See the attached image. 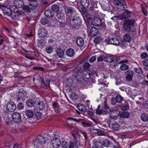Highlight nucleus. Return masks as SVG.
I'll list each match as a JSON object with an SVG mask.
<instances>
[{
  "mask_svg": "<svg viewBox=\"0 0 148 148\" xmlns=\"http://www.w3.org/2000/svg\"><path fill=\"white\" fill-rule=\"evenodd\" d=\"M134 23V20L128 19L125 20L123 24V29L125 31L129 32L130 31L132 26Z\"/></svg>",
  "mask_w": 148,
  "mask_h": 148,
  "instance_id": "1",
  "label": "nucleus"
},
{
  "mask_svg": "<svg viewBox=\"0 0 148 148\" xmlns=\"http://www.w3.org/2000/svg\"><path fill=\"white\" fill-rule=\"evenodd\" d=\"M106 42H108L109 44H112L115 45H119L120 44L121 40H119L116 38H112L110 39L108 38L106 40Z\"/></svg>",
  "mask_w": 148,
  "mask_h": 148,
  "instance_id": "2",
  "label": "nucleus"
},
{
  "mask_svg": "<svg viewBox=\"0 0 148 148\" xmlns=\"http://www.w3.org/2000/svg\"><path fill=\"white\" fill-rule=\"evenodd\" d=\"M72 23L70 24L73 27H75L76 26H79L82 23V21L80 18L79 16L74 17L72 21Z\"/></svg>",
  "mask_w": 148,
  "mask_h": 148,
  "instance_id": "3",
  "label": "nucleus"
},
{
  "mask_svg": "<svg viewBox=\"0 0 148 148\" xmlns=\"http://www.w3.org/2000/svg\"><path fill=\"white\" fill-rule=\"evenodd\" d=\"M64 9L66 15L69 16H71L75 12L74 8L71 6H64Z\"/></svg>",
  "mask_w": 148,
  "mask_h": 148,
  "instance_id": "4",
  "label": "nucleus"
},
{
  "mask_svg": "<svg viewBox=\"0 0 148 148\" xmlns=\"http://www.w3.org/2000/svg\"><path fill=\"white\" fill-rule=\"evenodd\" d=\"M12 120L15 123H18L21 120V116L20 113L15 112L12 115Z\"/></svg>",
  "mask_w": 148,
  "mask_h": 148,
  "instance_id": "5",
  "label": "nucleus"
},
{
  "mask_svg": "<svg viewBox=\"0 0 148 148\" xmlns=\"http://www.w3.org/2000/svg\"><path fill=\"white\" fill-rule=\"evenodd\" d=\"M6 108L9 111L13 112L16 110V106L13 102H9L6 105Z\"/></svg>",
  "mask_w": 148,
  "mask_h": 148,
  "instance_id": "6",
  "label": "nucleus"
},
{
  "mask_svg": "<svg viewBox=\"0 0 148 148\" xmlns=\"http://www.w3.org/2000/svg\"><path fill=\"white\" fill-rule=\"evenodd\" d=\"M113 3L115 5L120 6L121 7L122 9L124 8V5L125 4V2L124 0H114Z\"/></svg>",
  "mask_w": 148,
  "mask_h": 148,
  "instance_id": "7",
  "label": "nucleus"
},
{
  "mask_svg": "<svg viewBox=\"0 0 148 148\" xmlns=\"http://www.w3.org/2000/svg\"><path fill=\"white\" fill-rule=\"evenodd\" d=\"M48 32L47 29L45 28H41L38 32V36L40 37L43 38L47 36Z\"/></svg>",
  "mask_w": 148,
  "mask_h": 148,
  "instance_id": "8",
  "label": "nucleus"
},
{
  "mask_svg": "<svg viewBox=\"0 0 148 148\" xmlns=\"http://www.w3.org/2000/svg\"><path fill=\"white\" fill-rule=\"evenodd\" d=\"M25 91L23 89L20 90L16 94V98L18 100H23L25 97Z\"/></svg>",
  "mask_w": 148,
  "mask_h": 148,
  "instance_id": "9",
  "label": "nucleus"
},
{
  "mask_svg": "<svg viewBox=\"0 0 148 148\" xmlns=\"http://www.w3.org/2000/svg\"><path fill=\"white\" fill-rule=\"evenodd\" d=\"M103 20H101L99 17H95L92 21L93 25L95 26L101 25Z\"/></svg>",
  "mask_w": 148,
  "mask_h": 148,
  "instance_id": "10",
  "label": "nucleus"
},
{
  "mask_svg": "<svg viewBox=\"0 0 148 148\" xmlns=\"http://www.w3.org/2000/svg\"><path fill=\"white\" fill-rule=\"evenodd\" d=\"M51 142L52 146L55 148H58L61 144L60 140L58 138L52 139Z\"/></svg>",
  "mask_w": 148,
  "mask_h": 148,
  "instance_id": "11",
  "label": "nucleus"
},
{
  "mask_svg": "<svg viewBox=\"0 0 148 148\" xmlns=\"http://www.w3.org/2000/svg\"><path fill=\"white\" fill-rule=\"evenodd\" d=\"M2 8V10L4 15H6L7 16H11L12 15V12L10 8L5 7H3L0 5V8Z\"/></svg>",
  "mask_w": 148,
  "mask_h": 148,
  "instance_id": "12",
  "label": "nucleus"
},
{
  "mask_svg": "<svg viewBox=\"0 0 148 148\" xmlns=\"http://www.w3.org/2000/svg\"><path fill=\"white\" fill-rule=\"evenodd\" d=\"M56 52V54H55V56H57L60 58H63L64 57V52L61 48H58L57 49Z\"/></svg>",
  "mask_w": 148,
  "mask_h": 148,
  "instance_id": "13",
  "label": "nucleus"
},
{
  "mask_svg": "<svg viewBox=\"0 0 148 148\" xmlns=\"http://www.w3.org/2000/svg\"><path fill=\"white\" fill-rule=\"evenodd\" d=\"M132 14V13L131 12L126 10L121 15V16L122 19H126L131 17Z\"/></svg>",
  "mask_w": 148,
  "mask_h": 148,
  "instance_id": "14",
  "label": "nucleus"
},
{
  "mask_svg": "<svg viewBox=\"0 0 148 148\" xmlns=\"http://www.w3.org/2000/svg\"><path fill=\"white\" fill-rule=\"evenodd\" d=\"M38 142L41 145L45 144V141L44 137L40 135L38 136Z\"/></svg>",
  "mask_w": 148,
  "mask_h": 148,
  "instance_id": "15",
  "label": "nucleus"
},
{
  "mask_svg": "<svg viewBox=\"0 0 148 148\" xmlns=\"http://www.w3.org/2000/svg\"><path fill=\"white\" fill-rule=\"evenodd\" d=\"M91 36L94 37L97 35L98 32V29L95 27H92L90 30Z\"/></svg>",
  "mask_w": 148,
  "mask_h": 148,
  "instance_id": "16",
  "label": "nucleus"
},
{
  "mask_svg": "<svg viewBox=\"0 0 148 148\" xmlns=\"http://www.w3.org/2000/svg\"><path fill=\"white\" fill-rule=\"evenodd\" d=\"M76 41L77 45L79 47L82 46L84 43V40L81 37H78L76 39Z\"/></svg>",
  "mask_w": 148,
  "mask_h": 148,
  "instance_id": "17",
  "label": "nucleus"
},
{
  "mask_svg": "<svg viewBox=\"0 0 148 148\" xmlns=\"http://www.w3.org/2000/svg\"><path fill=\"white\" fill-rule=\"evenodd\" d=\"M44 13L45 16L49 18H52L54 16V13L50 10H46Z\"/></svg>",
  "mask_w": 148,
  "mask_h": 148,
  "instance_id": "18",
  "label": "nucleus"
},
{
  "mask_svg": "<svg viewBox=\"0 0 148 148\" xmlns=\"http://www.w3.org/2000/svg\"><path fill=\"white\" fill-rule=\"evenodd\" d=\"M112 129L114 131H118L120 128V125L117 122L113 123L111 125Z\"/></svg>",
  "mask_w": 148,
  "mask_h": 148,
  "instance_id": "19",
  "label": "nucleus"
},
{
  "mask_svg": "<svg viewBox=\"0 0 148 148\" xmlns=\"http://www.w3.org/2000/svg\"><path fill=\"white\" fill-rule=\"evenodd\" d=\"M114 58L110 55H108L105 56V61L109 62H111L114 60Z\"/></svg>",
  "mask_w": 148,
  "mask_h": 148,
  "instance_id": "20",
  "label": "nucleus"
},
{
  "mask_svg": "<svg viewBox=\"0 0 148 148\" xmlns=\"http://www.w3.org/2000/svg\"><path fill=\"white\" fill-rule=\"evenodd\" d=\"M110 6L111 5L109 3H105L102 5V7L104 10L109 11L111 9Z\"/></svg>",
  "mask_w": 148,
  "mask_h": 148,
  "instance_id": "21",
  "label": "nucleus"
},
{
  "mask_svg": "<svg viewBox=\"0 0 148 148\" xmlns=\"http://www.w3.org/2000/svg\"><path fill=\"white\" fill-rule=\"evenodd\" d=\"M123 40L127 42H129L132 40V37L129 34H125L123 36Z\"/></svg>",
  "mask_w": 148,
  "mask_h": 148,
  "instance_id": "22",
  "label": "nucleus"
},
{
  "mask_svg": "<svg viewBox=\"0 0 148 148\" xmlns=\"http://www.w3.org/2000/svg\"><path fill=\"white\" fill-rule=\"evenodd\" d=\"M85 74V78L87 80L89 79V81H90L91 83H94L95 82V81L94 79H92L91 78L92 75L90 73L87 72Z\"/></svg>",
  "mask_w": 148,
  "mask_h": 148,
  "instance_id": "23",
  "label": "nucleus"
},
{
  "mask_svg": "<svg viewBox=\"0 0 148 148\" xmlns=\"http://www.w3.org/2000/svg\"><path fill=\"white\" fill-rule=\"evenodd\" d=\"M56 16L59 20H62L64 18V14L63 12L60 11L56 13Z\"/></svg>",
  "mask_w": 148,
  "mask_h": 148,
  "instance_id": "24",
  "label": "nucleus"
},
{
  "mask_svg": "<svg viewBox=\"0 0 148 148\" xmlns=\"http://www.w3.org/2000/svg\"><path fill=\"white\" fill-rule=\"evenodd\" d=\"M75 52L73 49L70 48L67 50L66 51V54L68 56L72 57L74 55Z\"/></svg>",
  "mask_w": 148,
  "mask_h": 148,
  "instance_id": "25",
  "label": "nucleus"
},
{
  "mask_svg": "<svg viewBox=\"0 0 148 148\" xmlns=\"http://www.w3.org/2000/svg\"><path fill=\"white\" fill-rule=\"evenodd\" d=\"M130 115V114L128 112L125 111L121 112L120 116L122 118H128L129 117Z\"/></svg>",
  "mask_w": 148,
  "mask_h": 148,
  "instance_id": "26",
  "label": "nucleus"
},
{
  "mask_svg": "<svg viewBox=\"0 0 148 148\" xmlns=\"http://www.w3.org/2000/svg\"><path fill=\"white\" fill-rule=\"evenodd\" d=\"M15 3L17 7L22 8L24 6V3L22 0H18Z\"/></svg>",
  "mask_w": 148,
  "mask_h": 148,
  "instance_id": "27",
  "label": "nucleus"
},
{
  "mask_svg": "<svg viewBox=\"0 0 148 148\" xmlns=\"http://www.w3.org/2000/svg\"><path fill=\"white\" fill-rule=\"evenodd\" d=\"M35 103V102L32 99H28L26 101L27 105L28 107H32L34 106Z\"/></svg>",
  "mask_w": 148,
  "mask_h": 148,
  "instance_id": "28",
  "label": "nucleus"
},
{
  "mask_svg": "<svg viewBox=\"0 0 148 148\" xmlns=\"http://www.w3.org/2000/svg\"><path fill=\"white\" fill-rule=\"evenodd\" d=\"M25 113L26 116L29 118L32 117L34 115V112L30 110H28L26 111Z\"/></svg>",
  "mask_w": 148,
  "mask_h": 148,
  "instance_id": "29",
  "label": "nucleus"
},
{
  "mask_svg": "<svg viewBox=\"0 0 148 148\" xmlns=\"http://www.w3.org/2000/svg\"><path fill=\"white\" fill-rule=\"evenodd\" d=\"M51 10L54 12H57L59 10V7L56 4H53L51 6Z\"/></svg>",
  "mask_w": 148,
  "mask_h": 148,
  "instance_id": "30",
  "label": "nucleus"
},
{
  "mask_svg": "<svg viewBox=\"0 0 148 148\" xmlns=\"http://www.w3.org/2000/svg\"><path fill=\"white\" fill-rule=\"evenodd\" d=\"M141 120L143 122H146L148 121V114L146 113L143 114L141 116Z\"/></svg>",
  "mask_w": 148,
  "mask_h": 148,
  "instance_id": "31",
  "label": "nucleus"
},
{
  "mask_svg": "<svg viewBox=\"0 0 148 148\" xmlns=\"http://www.w3.org/2000/svg\"><path fill=\"white\" fill-rule=\"evenodd\" d=\"M10 8L11 12H13L15 13L18 11V8L17 7L14 5H12L10 7Z\"/></svg>",
  "mask_w": 148,
  "mask_h": 148,
  "instance_id": "32",
  "label": "nucleus"
},
{
  "mask_svg": "<svg viewBox=\"0 0 148 148\" xmlns=\"http://www.w3.org/2000/svg\"><path fill=\"white\" fill-rule=\"evenodd\" d=\"M53 48L52 46H49L46 48L45 50L47 53H51L53 52Z\"/></svg>",
  "mask_w": 148,
  "mask_h": 148,
  "instance_id": "33",
  "label": "nucleus"
},
{
  "mask_svg": "<svg viewBox=\"0 0 148 148\" xmlns=\"http://www.w3.org/2000/svg\"><path fill=\"white\" fill-rule=\"evenodd\" d=\"M110 145V142L108 140L106 139L103 140V145L104 147H108Z\"/></svg>",
  "mask_w": 148,
  "mask_h": 148,
  "instance_id": "34",
  "label": "nucleus"
},
{
  "mask_svg": "<svg viewBox=\"0 0 148 148\" xmlns=\"http://www.w3.org/2000/svg\"><path fill=\"white\" fill-rule=\"evenodd\" d=\"M78 143H79L78 142L73 143L72 142H70L68 148H74V147L77 148V147L76 146V144H77V145Z\"/></svg>",
  "mask_w": 148,
  "mask_h": 148,
  "instance_id": "35",
  "label": "nucleus"
},
{
  "mask_svg": "<svg viewBox=\"0 0 148 148\" xmlns=\"http://www.w3.org/2000/svg\"><path fill=\"white\" fill-rule=\"evenodd\" d=\"M29 5L32 6L31 8L32 9H35L37 7V3L36 1L31 2Z\"/></svg>",
  "mask_w": 148,
  "mask_h": 148,
  "instance_id": "36",
  "label": "nucleus"
},
{
  "mask_svg": "<svg viewBox=\"0 0 148 148\" xmlns=\"http://www.w3.org/2000/svg\"><path fill=\"white\" fill-rule=\"evenodd\" d=\"M45 105L42 101H39L38 103V108H39V109H43Z\"/></svg>",
  "mask_w": 148,
  "mask_h": 148,
  "instance_id": "37",
  "label": "nucleus"
},
{
  "mask_svg": "<svg viewBox=\"0 0 148 148\" xmlns=\"http://www.w3.org/2000/svg\"><path fill=\"white\" fill-rule=\"evenodd\" d=\"M122 110H126L129 109V106L128 103H126L124 105H122L121 107Z\"/></svg>",
  "mask_w": 148,
  "mask_h": 148,
  "instance_id": "38",
  "label": "nucleus"
},
{
  "mask_svg": "<svg viewBox=\"0 0 148 148\" xmlns=\"http://www.w3.org/2000/svg\"><path fill=\"white\" fill-rule=\"evenodd\" d=\"M78 108L79 110L83 111H85L86 109V107L81 104H79L78 105Z\"/></svg>",
  "mask_w": 148,
  "mask_h": 148,
  "instance_id": "39",
  "label": "nucleus"
},
{
  "mask_svg": "<svg viewBox=\"0 0 148 148\" xmlns=\"http://www.w3.org/2000/svg\"><path fill=\"white\" fill-rule=\"evenodd\" d=\"M49 20L48 18H43L41 19L40 22L42 25H45L47 24L49 22Z\"/></svg>",
  "mask_w": 148,
  "mask_h": 148,
  "instance_id": "40",
  "label": "nucleus"
},
{
  "mask_svg": "<svg viewBox=\"0 0 148 148\" xmlns=\"http://www.w3.org/2000/svg\"><path fill=\"white\" fill-rule=\"evenodd\" d=\"M84 0H81V3L82 5H84V6L86 7H88L89 5V1L88 0H86V2L84 3Z\"/></svg>",
  "mask_w": 148,
  "mask_h": 148,
  "instance_id": "41",
  "label": "nucleus"
},
{
  "mask_svg": "<svg viewBox=\"0 0 148 148\" xmlns=\"http://www.w3.org/2000/svg\"><path fill=\"white\" fill-rule=\"evenodd\" d=\"M45 44V42L44 40H39L38 42V46L39 47H42L44 46Z\"/></svg>",
  "mask_w": 148,
  "mask_h": 148,
  "instance_id": "42",
  "label": "nucleus"
},
{
  "mask_svg": "<svg viewBox=\"0 0 148 148\" xmlns=\"http://www.w3.org/2000/svg\"><path fill=\"white\" fill-rule=\"evenodd\" d=\"M69 144L68 142L65 141H63L61 143L62 147V148H67Z\"/></svg>",
  "mask_w": 148,
  "mask_h": 148,
  "instance_id": "43",
  "label": "nucleus"
},
{
  "mask_svg": "<svg viewBox=\"0 0 148 148\" xmlns=\"http://www.w3.org/2000/svg\"><path fill=\"white\" fill-rule=\"evenodd\" d=\"M102 39L101 37L97 36L95 38L94 41L95 43H98L102 40Z\"/></svg>",
  "mask_w": 148,
  "mask_h": 148,
  "instance_id": "44",
  "label": "nucleus"
},
{
  "mask_svg": "<svg viewBox=\"0 0 148 148\" xmlns=\"http://www.w3.org/2000/svg\"><path fill=\"white\" fill-rule=\"evenodd\" d=\"M115 98L116 99L117 102L119 103H121L123 100L122 98L120 95L116 96L115 97Z\"/></svg>",
  "mask_w": 148,
  "mask_h": 148,
  "instance_id": "45",
  "label": "nucleus"
},
{
  "mask_svg": "<svg viewBox=\"0 0 148 148\" xmlns=\"http://www.w3.org/2000/svg\"><path fill=\"white\" fill-rule=\"evenodd\" d=\"M128 66L125 64H122L120 67V69L122 70H126L128 69Z\"/></svg>",
  "mask_w": 148,
  "mask_h": 148,
  "instance_id": "46",
  "label": "nucleus"
},
{
  "mask_svg": "<svg viewBox=\"0 0 148 148\" xmlns=\"http://www.w3.org/2000/svg\"><path fill=\"white\" fill-rule=\"evenodd\" d=\"M81 123L84 127L86 126H90L91 125V123L87 121L82 122Z\"/></svg>",
  "mask_w": 148,
  "mask_h": 148,
  "instance_id": "47",
  "label": "nucleus"
},
{
  "mask_svg": "<svg viewBox=\"0 0 148 148\" xmlns=\"http://www.w3.org/2000/svg\"><path fill=\"white\" fill-rule=\"evenodd\" d=\"M143 64L145 66L144 68L146 70H148V59L145 60L143 61Z\"/></svg>",
  "mask_w": 148,
  "mask_h": 148,
  "instance_id": "48",
  "label": "nucleus"
},
{
  "mask_svg": "<svg viewBox=\"0 0 148 148\" xmlns=\"http://www.w3.org/2000/svg\"><path fill=\"white\" fill-rule=\"evenodd\" d=\"M100 105H99L97 107V108L96 110V113L97 114H102V109H99L100 108Z\"/></svg>",
  "mask_w": 148,
  "mask_h": 148,
  "instance_id": "49",
  "label": "nucleus"
},
{
  "mask_svg": "<svg viewBox=\"0 0 148 148\" xmlns=\"http://www.w3.org/2000/svg\"><path fill=\"white\" fill-rule=\"evenodd\" d=\"M105 56L104 55H101L99 57H97V60L99 62H101L103 60H105Z\"/></svg>",
  "mask_w": 148,
  "mask_h": 148,
  "instance_id": "50",
  "label": "nucleus"
},
{
  "mask_svg": "<svg viewBox=\"0 0 148 148\" xmlns=\"http://www.w3.org/2000/svg\"><path fill=\"white\" fill-rule=\"evenodd\" d=\"M40 79H41V87L45 88L46 87H47L46 86V84L44 83L43 79H42L41 77L40 78Z\"/></svg>",
  "mask_w": 148,
  "mask_h": 148,
  "instance_id": "51",
  "label": "nucleus"
},
{
  "mask_svg": "<svg viewBox=\"0 0 148 148\" xmlns=\"http://www.w3.org/2000/svg\"><path fill=\"white\" fill-rule=\"evenodd\" d=\"M134 71L136 73L139 74H142L143 71L140 68H134Z\"/></svg>",
  "mask_w": 148,
  "mask_h": 148,
  "instance_id": "52",
  "label": "nucleus"
},
{
  "mask_svg": "<svg viewBox=\"0 0 148 148\" xmlns=\"http://www.w3.org/2000/svg\"><path fill=\"white\" fill-rule=\"evenodd\" d=\"M90 66V64L88 62H86L83 64V67L85 69H88Z\"/></svg>",
  "mask_w": 148,
  "mask_h": 148,
  "instance_id": "53",
  "label": "nucleus"
},
{
  "mask_svg": "<svg viewBox=\"0 0 148 148\" xmlns=\"http://www.w3.org/2000/svg\"><path fill=\"white\" fill-rule=\"evenodd\" d=\"M148 56L147 54L145 52H143L141 53L140 55V57L142 59H145L148 57Z\"/></svg>",
  "mask_w": 148,
  "mask_h": 148,
  "instance_id": "54",
  "label": "nucleus"
},
{
  "mask_svg": "<svg viewBox=\"0 0 148 148\" xmlns=\"http://www.w3.org/2000/svg\"><path fill=\"white\" fill-rule=\"evenodd\" d=\"M23 10L26 12H29L30 11V8L27 6H25L23 7Z\"/></svg>",
  "mask_w": 148,
  "mask_h": 148,
  "instance_id": "55",
  "label": "nucleus"
},
{
  "mask_svg": "<svg viewBox=\"0 0 148 148\" xmlns=\"http://www.w3.org/2000/svg\"><path fill=\"white\" fill-rule=\"evenodd\" d=\"M126 74L127 75L133 76L134 74V73L133 71L132 70H128L126 72Z\"/></svg>",
  "mask_w": 148,
  "mask_h": 148,
  "instance_id": "56",
  "label": "nucleus"
},
{
  "mask_svg": "<svg viewBox=\"0 0 148 148\" xmlns=\"http://www.w3.org/2000/svg\"><path fill=\"white\" fill-rule=\"evenodd\" d=\"M103 146L102 143L100 142H98L96 143V146H95V147H97L98 148H102Z\"/></svg>",
  "mask_w": 148,
  "mask_h": 148,
  "instance_id": "57",
  "label": "nucleus"
},
{
  "mask_svg": "<svg viewBox=\"0 0 148 148\" xmlns=\"http://www.w3.org/2000/svg\"><path fill=\"white\" fill-rule=\"evenodd\" d=\"M76 80L80 84H85V80H84L82 78H79L78 79H76Z\"/></svg>",
  "mask_w": 148,
  "mask_h": 148,
  "instance_id": "58",
  "label": "nucleus"
},
{
  "mask_svg": "<svg viewBox=\"0 0 148 148\" xmlns=\"http://www.w3.org/2000/svg\"><path fill=\"white\" fill-rule=\"evenodd\" d=\"M23 105L22 103H19L17 105V108L19 110H22L23 108Z\"/></svg>",
  "mask_w": 148,
  "mask_h": 148,
  "instance_id": "59",
  "label": "nucleus"
},
{
  "mask_svg": "<svg viewBox=\"0 0 148 148\" xmlns=\"http://www.w3.org/2000/svg\"><path fill=\"white\" fill-rule=\"evenodd\" d=\"M96 60V57L93 56L91 57L89 59V62L90 63L94 62Z\"/></svg>",
  "mask_w": 148,
  "mask_h": 148,
  "instance_id": "60",
  "label": "nucleus"
},
{
  "mask_svg": "<svg viewBox=\"0 0 148 148\" xmlns=\"http://www.w3.org/2000/svg\"><path fill=\"white\" fill-rule=\"evenodd\" d=\"M89 58V56H87L85 57L83 59L80 61L79 62L80 63H82L83 62L86 61Z\"/></svg>",
  "mask_w": 148,
  "mask_h": 148,
  "instance_id": "61",
  "label": "nucleus"
},
{
  "mask_svg": "<svg viewBox=\"0 0 148 148\" xmlns=\"http://www.w3.org/2000/svg\"><path fill=\"white\" fill-rule=\"evenodd\" d=\"M133 76H131L128 75H127L126 77L125 78L127 80L129 81H131L132 80Z\"/></svg>",
  "mask_w": 148,
  "mask_h": 148,
  "instance_id": "62",
  "label": "nucleus"
},
{
  "mask_svg": "<svg viewBox=\"0 0 148 148\" xmlns=\"http://www.w3.org/2000/svg\"><path fill=\"white\" fill-rule=\"evenodd\" d=\"M117 102L115 98H112L111 99V103L112 104L114 105Z\"/></svg>",
  "mask_w": 148,
  "mask_h": 148,
  "instance_id": "63",
  "label": "nucleus"
},
{
  "mask_svg": "<svg viewBox=\"0 0 148 148\" xmlns=\"http://www.w3.org/2000/svg\"><path fill=\"white\" fill-rule=\"evenodd\" d=\"M103 104H104V106H103V107H102V108H104L105 109H106L109 108V106L107 105L106 101H105Z\"/></svg>",
  "mask_w": 148,
  "mask_h": 148,
  "instance_id": "64",
  "label": "nucleus"
}]
</instances>
